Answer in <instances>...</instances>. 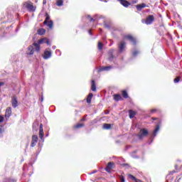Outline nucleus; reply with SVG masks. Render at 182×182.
<instances>
[{"label": "nucleus", "instance_id": "f257e3e1", "mask_svg": "<svg viewBox=\"0 0 182 182\" xmlns=\"http://www.w3.org/2000/svg\"><path fill=\"white\" fill-rule=\"evenodd\" d=\"M42 58L45 60H48V59H50L52 58V51L50 50V48H46L44 50V53L42 55Z\"/></svg>", "mask_w": 182, "mask_h": 182}, {"label": "nucleus", "instance_id": "f03ea898", "mask_svg": "<svg viewBox=\"0 0 182 182\" xmlns=\"http://www.w3.org/2000/svg\"><path fill=\"white\" fill-rule=\"evenodd\" d=\"M44 132H43V124H41L39 127V137L40 140L38 142V146H41V143H43L45 139H43Z\"/></svg>", "mask_w": 182, "mask_h": 182}, {"label": "nucleus", "instance_id": "7ed1b4c3", "mask_svg": "<svg viewBox=\"0 0 182 182\" xmlns=\"http://www.w3.org/2000/svg\"><path fill=\"white\" fill-rule=\"evenodd\" d=\"M142 23H146V25H151L154 22V16L149 15L146 17V19L141 21Z\"/></svg>", "mask_w": 182, "mask_h": 182}, {"label": "nucleus", "instance_id": "20e7f679", "mask_svg": "<svg viewBox=\"0 0 182 182\" xmlns=\"http://www.w3.org/2000/svg\"><path fill=\"white\" fill-rule=\"evenodd\" d=\"M147 134H149V131L146 129H141L136 136L139 140H142Z\"/></svg>", "mask_w": 182, "mask_h": 182}, {"label": "nucleus", "instance_id": "39448f33", "mask_svg": "<svg viewBox=\"0 0 182 182\" xmlns=\"http://www.w3.org/2000/svg\"><path fill=\"white\" fill-rule=\"evenodd\" d=\"M114 53V49H111V50H109V52H108V55H109L108 60H109V62H113V63L116 64V59L117 58V57H116L113 55Z\"/></svg>", "mask_w": 182, "mask_h": 182}, {"label": "nucleus", "instance_id": "423d86ee", "mask_svg": "<svg viewBox=\"0 0 182 182\" xmlns=\"http://www.w3.org/2000/svg\"><path fill=\"white\" fill-rule=\"evenodd\" d=\"M118 48H119V53H122V52H124L126 49V42L123 41H121L118 46Z\"/></svg>", "mask_w": 182, "mask_h": 182}, {"label": "nucleus", "instance_id": "0eeeda50", "mask_svg": "<svg viewBox=\"0 0 182 182\" xmlns=\"http://www.w3.org/2000/svg\"><path fill=\"white\" fill-rule=\"evenodd\" d=\"M11 105L14 109H16V107H18V98L16 97V95H14L11 97Z\"/></svg>", "mask_w": 182, "mask_h": 182}, {"label": "nucleus", "instance_id": "6e6552de", "mask_svg": "<svg viewBox=\"0 0 182 182\" xmlns=\"http://www.w3.org/2000/svg\"><path fill=\"white\" fill-rule=\"evenodd\" d=\"M24 5L30 12H35L36 9L33 6V4H32V3H26L24 4Z\"/></svg>", "mask_w": 182, "mask_h": 182}, {"label": "nucleus", "instance_id": "1a4fd4ad", "mask_svg": "<svg viewBox=\"0 0 182 182\" xmlns=\"http://www.w3.org/2000/svg\"><path fill=\"white\" fill-rule=\"evenodd\" d=\"M38 140H39V138L37 135H33L32 136V140L31 144V147H35L38 143Z\"/></svg>", "mask_w": 182, "mask_h": 182}, {"label": "nucleus", "instance_id": "9d476101", "mask_svg": "<svg viewBox=\"0 0 182 182\" xmlns=\"http://www.w3.org/2000/svg\"><path fill=\"white\" fill-rule=\"evenodd\" d=\"M125 39H127L129 41V42H132L133 45H136L137 43V41H136V38H134L132 35H127L124 36Z\"/></svg>", "mask_w": 182, "mask_h": 182}, {"label": "nucleus", "instance_id": "9b49d317", "mask_svg": "<svg viewBox=\"0 0 182 182\" xmlns=\"http://www.w3.org/2000/svg\"><path fill=\"white\" fill-rule=\"evenodd\" d=\"M111 69H113V66H102L99 70L98 72H109Z\"/></svg>", "mask_w": 182, "mask_h": 182}, {"label": "nucleus", "instance_id": "f8f14e48", "mask_svg": "<svg viewBox=\"0 0 182 182\" xmlns=\"http://www.w3.org/2000/svg\"><path fill=\"white\" fill-rule=\"evenodd\" d=\"M34 53H35V48H33L32 46H29L27 48L26 54L31 55H33Z\"/></svg>", "mask_w": 182, "mask_h": 182}, {"label": "nucleus", "instance_id": "ddd939ff", "mask_svg": "<svg viewBox=\"0 0 182 182\" xmlns=\"http://www.w3.org/2000/svg\"><path fill=\"white\" fill-rule=\"evenodd\" d=\"M117 1L118 2H119V4H121V5H122V6H124V8H127L130 5V4L127 0H117Z\"/></svg>", "mask_w": 182, "mask_h": 182}, {"label": "nucleus", "instance_id": "4468645a", "mask_svg": "<svg viewBox=\"0 0 182 182\" xmlns=\"http://www.w3.org/2000/svg\"><path fill=\"white\" fill-rule=\"evenodd\" d=\"M147 6H147L146 4L142 3V4H141L136 5V8L137 11H141V9H143V8H146V7H147Z\"/></svg>", "mask_w": 182, "mask_h": 182}, {"label": "nucleus", "instance_id": "2eb2a0df", "mask_svg": "<svg viewBox=\"0 0 182 182\" xmlns=\"http://www.w3.org/2000/svg\"><path fill=\"white\" fill-rule=\"evenodd\" d=\"M41 44H39V42L38 43H33V46L36 48V52H40L41 51Z\"/></svg>", "mask_w": 182, "mask_h": 182}, {"label": "nucleus", "instance_id": "dca6fc26", "mask_svg": "<svg viewBox=\"0 0 182 182\" xmlns=\"http://www.w3.org/2000/svg\"><path fill=\"white\" fill-rule=\"evenodd\" d=\"M91 90H92V92H96V82L95 80H92L91 82Z\"/></svg>", "mask_w": 182, "mask_h": 182}, {"label": "nucleus", "instance_id": "f3484780", "mask_svg": "<svg viewBox=\"0 0 182 182\" xmlns=\"http://www.w3.org/2000/svg\"><path fill=\"white\" fill-rule=\"evenodd\" d=\"M39 129V122H35L33 124V130H35L36 132Z\"/></svg>", "mask_w": 182, "mask_h": 182}, {"label": "nucleus", "instance_id": "a211bd4d", "mask_svg": "<svg viewBox=\"0 0 182 182\" xmlns=\"http://www.w3.org/2000/svg\"><path fill=\"white\" fill-rule=\"evenodd\" d=\"M11 113H12L11 107L7 108L6 110V117H11Z\"/></svg>", "mask_w": 182, "mask_h": 182}, {"label": "nucleus", "instance_id": "6ab92c4d", "mask_svg": "<svg viewBox=\"0 0 182 182\" xmlns=\"http://www.w3.org/2000/svg\"><path fill=\"white\" fill-rule=\"evenodd\" d=\"M46 31L44 29V28H39L38 31H37V33L38 35H45Z\"/></svg>", "mask_w": 182, "mask_h": 182}, {"label": "nucleus", "instance_id": "aec40b11", "mask_svg": "<svg viewBox=\"0 0 182 182\" xmlns=\"http://www.w3.org/2000/svg\"><path fill=\"white\" fill-rule=\"evenodd\" d=\"M93 97V94L90 93L87 97V103H92V98Z\"/></svg>", "mask_w": 182, "mask_h": 182}, {"label": "nucleus", "instance_id": "412c9836", "mask_svg": "<svg viewBox=\"0 0 182 182\" xmlns=\"http://www.w3.org/2000/svg\"><path fill=\"white\" fill-rule=\"evenodd\" d=\"M122 95H114V100L116 101V102H119L120 100H122Z\"/></svg>", "mask_w": 182, "mask_h": 182}, {"label": "nucleus", "instance_id": "4be33fe9", "mask_svg": "<svg viewBox=\"0 0 182 182\" xmlns=\"http://www.w3.org/2000/svg\"><path fill=\"white\" fill-rule=\"evenodd\" d=\"M129 119H133L136 116V112L132 109L129 111Z\"/></svg>", "mask_w": 182, "mask_h": 182}, {"label": "nucleus", "instance_id": "5701e85b", "mask_svg": "<svg viewBox=\"0 0 182 182\" xmlns=\"http://www.w3.org/2000/svg\"><path fill=\"white\" fill-rule=\"evenodd\" d=\"M48 41V38H41L40 40H38V44L39 45H42V43H46V41Z\"/></svg>", "mask_w": 182, "mask_h": 182}, {"label": "nucleus", "instance_id": "b1692460", "mask_svg": "<svg viewBox=\"0 0 182 182\" xmlns=\"http://www.w3.org/2000/svg\"><path fill=\"white\" fill-rule=\"evenodd\" d=\"M111 128H112V124H104L103 125V129H105V130H109Z\"/></svg>", "mask_w": 182, "mask_h": 182}, {"label": "nucleus", "instance_id": "393cba45", "mask_svg": "<svg viewBox=\"0 0 182 182\" xmlns=\"http://www.w3.org/2000/svg\"><path fill=\"white\" fill-rule=\"evenodd\" d=\"M159 129H160V127L159 125H156V127L154 129V133H153L154 137H156V134H157V132H159Z\"/></svg>", "mask_w": 182, "mask_h": 182}, {"label": "nucleus", "instance_id": "a878e982", "mask_svg": "<svg viewBox=\"0 0 182 182\" xmlns=\"http://www.w3.org/2000/svg\"><path fill=\"white\" fill-rule=\"evenodd\" d=\"M129 178H131V180H133L135 182H137V181H140L141 180H139L137 178H136V177H134V176L132 175V174H129Z\"/></svg>", "mask_w": 182, "mask_h": 182}, {"label": "nucleus", "instance_id": "bb28decb", "mask_svg": "<svg viewBox=\"0 0 182 182\" xmlns=\"http://www.w3.org/2000/svg\"><path fill=\"white\" fill-rule=\"evenodd\" d=\"M56 5H57V6H63V0H57Z\"/></svg>", "mask_w": 182, "mask_h": 182}, {"label": "nucleus", "instance_id": "cd10ccee", "mask_svg": "<svg viewBox=\"0 0 182 182\" xmlns=\"http://www.w3.org/2000/svg\"><path fill=\"white\" fill-rule=\"evenodd\" d=\"M97 16V15H95L94 16V18H92V16L90 15L87 16V18L90 19V22H93L94 21H96V17Z\"/></svg>", "mask_w": 182, "mask_h": 182}, {"label": "nucleus", "instance_id": "c85d7f7f", "mask_svg": "<svg viewBox=\"0 0 182 182\" xmlns=\"http://www.w3.org/2000/svg\"><path fill=\"white\" fill-rule=\"evenodd\" d=\"M122 97L124 99H127V97H129V94H127V91H126V90L122 91Z\"/></svg>", "mask_w": 182, "mask_h": 182}, {"label": "nucleus", "instance_id": "c756f323", "mask_svg": "<svg viewBox=\"0 0 182 182\" xmlns=\"http://www.w3.org/2000/svg\"><path fill=\"white\" fill-rule=\"evenodd\" d=\"M46 20L44 21V25H46L48 23V21L50 19V16H49V14H46Z\"/></svg>", "mask_w": 182, "mask_h": 182}, {"label": "nucleus", "instance_id": "7c9ffc66", "mask_svg": "<svg viewBox=\"0 0 182 182\" xmlns=\"http://www.w3.org/2000/svg\"><path fill=\"white\" fill-rule=\"evenodd\" d=\"M46 25L48 26V28H50V29H52V28H53V21H50Z\"/></svg>", "mask_w": 182, "mask_h": 182}, {"label": "nucleus", "instance_id": "2f4dec72", "mask_svg": "<svg viewBox=\"0 0 182 182\" xmlns=\"http://www.w3.org/2000/svg\"><path fill=\"white\" fill-rule=\"evenodd\" d=\"M106 168L112 170L113 168V164L112 162L108 163Z\"/></svg>", "mask_w": 182, "mask_h": 182}, {"label": "nucleus", "instance_id": "473e14b6", "mask_svg": "<svg viewBox=\"0 0 182 182\" xmlns=\"http://www.w3.org/2000/svg\"><path fill=\"white\" fill-rule=\"evenodd\" d=\"M119 181L121 182H125L126 181V179L124 178V176H123V175H119Z\"/></svg>", "mask_w": 182, "mask_h": 182}, {"label": "nucleus", "instance_id": "72a5a7b5", "mask_svg": "<svg viewBox=\"0 0 182 182\" xmlns=\"http://www.w3.org/2000/svg\"><path fill=\"white\" fill-rule=\"evenodd\" d=\"M85 124H77V125L75 126V129H80V127H83Z\"/></svg>", "mask_w": 182, "mask_h": 182}, {"label": "nucleus", "instance_id": "f704fd0d", "mask_svg": "<svg viewBox=\"0 0 182 182\" xmlns=\"http://www.w3.org/2000/svg\"><path fill=\"white\" fill-rule=\"evenodd\" d=\"M98 49L102 50L103 49V44L101 42L98 43Z\"/></svg>", "mask_w": 182, "mask_h": 182}, {"label": "nucleus", "instance_id": "c9c22d12", "mask_svg": "<svg viewBox=\"0 0 182 182\" xmlns=\"http://www.w3.org/2000/svg\"><path fill=\"white\" fill-rule=\"evenodd\" d=\"M139 50H135V51H132V56H137V55H139Z\"/></svg>", "mask_w": 182, "mask_h": 182}, {"label": "nucleus", "instance_id": "e433bc0d", "mask_svg": "<svg viewBox=\"0 0 182 182\" xmlns=\"http://www.w3.org/2000/svg\"><path fill=\"white\" fill-rule=\"evenodd\" d=\"M180 79H181L180 77H177L176 78H175L173 80L174 83H178V82H180Z\"/></svg>", "mask_w": 182, "mask_h": 182}, {"label": "nucleus", "instance_id": "4c0bfd02", "mask_svg": "<svg viewBox=\"0 0 182 182\" xmlns=\"http://www.w3.org/2000/svg\"><path fill=\"white\" fill-rule=\"evenodd\" d=\"M174 173H177V171L176 170H173L169 172V174H171V176H173V174H174Z\"/></svg>", "mask_w": 182, "mask_h": 182}, {"label": "nucleus", "instance_id": "58836bf2", "mask_svg": "<svg viewBox=\"0 0 182 182\" xmlns=\"http://www.w3.org/2000/svg\"><path fill=\"white\" fill-rule=\"evenodd\" d=\"M2 133H4V129L0 128V137H2Z\"/></svg>", "mask_w": 182, "mask_h": 182}, {"label": "nucleus", "instance_id": "ea45409f", "mask_svg": "<svg viewBox=\"0 0 182 182\" xmlns=\"http://www.w3.org/2000/svg\"><path fill=\"white\" fill-rule=\"evenodd\" d=\"M4 117L0 116V123H2L4 122Z\"/></svg>", "mask_w": 182, "mask_h": 182}, {"label": "nucleus", "instance_id": "a19ab883", "mask_svg": "<svg viewBox=\"0 0 182 182\" xmlns=\"http://www.w3.org/2000/svg\"><path fill=\"white\" fill-rule=\"evenodd\" d=\"M46 43H47V45H49V46H50V43H49V40L47 39V41L46 42Z\"/></svg>", "mask_w": 182, "mask_h": 182}, {"label": "nucleus", "instance_id": "79ce46f5", "mask_svg": "<svg viewBox=\"0 0 182 182\" xmlns=\"http://www.w3.org/2000/svg\"><path fill=\"white\" fill-rule=\"evenodd\" d=\"M86 116H87V115H85V116L81 119L82 122H85V120H86Z\"/></svg>", "mask_w": 182, "mask_h": 182}, {"label": "nucleus", "instance_id": "37998d69", "mask_svg": "<svg viewBox=\"0 0 182 182\" xmlns=\"http://www.w3.org/2000/svg\"><path fill=\"white\" fill-rule=\"evenodd\" d=\"M105 170L107 171V173H110V169L105 168Z\"/></svg>", "mask_w": 182, "mask_h": 182}, {"label": "nucleus", "instance_id": "c03bdc74", "mask_svg": "<svg viewBox=\"0 0 182 182\" xmlns=\"http://www.w3.org/2000/svg\"><path fill=\"white\" fill-rule=\"evenodd\" d=\"M175 170H178V166L175 165Z\"/></svg>", "mask_w": 182, "mask_h": 182}, {"label": "nucleus", "instance_id": "a18cd8bd", "mask_svg": "<svg viewBox=\"0 0 182 182\" xmlns=\"http://www.w3.org/2000/svg\"><path fill=\"white\" fill-rule=\"evenodd\" d=\"M88 33H89V35H92V30H89Z\"/></svg>", "mask_w": 182, "mask_h": 182}, {"label": "nucleus", "instance_id": "49530a36", "mask_svg": "<svg viewBox=\"0 0 182 182\" xmlns=\"http://www.w3.org/2000/svg\"><path fill=\"white\" fill-rule=\"evenodd\" d=\"M155 112H156V109H154L151 110V113H154Z\"/></svg>", "mask_w": 182, "mask_h": 182}, {"label": "nucleus", "instance_id": "de8ad7c7", "mask_svg": "<svg viewBox=\"0 0 182 182\" xmlns=\"http://www.w3.org/2000/svg\"><path fill=\"white\" fill-rule=\"evenodd\" d=\"M9 28H13V26L11 25L10 27H7V28H6V29L8 31V29H9Z\"/></svg>", "mask_w": 182, "mask_h": 182}, {"label": "nucleus", "instance_id": "09e8293b", "mask_svg": "<svg viewBox=\"0 0 182 182\" xmlns=\"http://www.w3.org/2000/svg\"><path fill=\"white\" fill-rule=\"evenodd\" d=\"M52 49H53V50L56 49V46H53L52 47Z\"/></svg>", "mask_w": 182, "mask_h": 182}, {"label": "nucleus", "instance_id": "8fccbe9b", "mask_svg": "<svg viewBox=\"0 0 182 182\" xmlns=\"http://www.w3.org/2000/svg\"><path fill=\"white\" fill-rule=\"evenodd\" d=\"M60 53V50H56V53Z\"/></svg>", "mask_w": 182, "mask_h": 182}, {"label": "nucleus", "instance_id": "3c124183", "mask_svg": "<svg viewBox=\"0 0 182 182\" xmlns=\"http://www.w3.org/2000/svg\"><path fill=\"white\" fill-rule=\"evenodd\" d=\"M41 101L43 102V96L41 97Z\"/></svg>", "mask_w": 182, "mask_h": 182}, {"label": "nucleus", "instance_id": "603ef678", "mask_svg": "<svg viewBox=\"0 0 182 182\" xmlns=\"http://www.w3.org/2000/svg\"><path fill=\"white\" fill-rule=\"evenodd\" d=\"M134 159H139V156H132Z\"/></svg>", "mask_w": 182, "mask_h": 182}, {"label": "nucleus", "instance_id": "864d4df0", "mask_svg": "<svg viewBox=\"0 0 182 182\" xmlns=\"http://www.w3.org/2000/svg\"><path fill=\"white\" fill-rule=\"evenodd\" d=\"M97 171H94L92 174H95V173H97Z\"/></svg>", "mask_w": 182, "mask_h": 182}, {"label": "nucleus", "instance_id": "5fc2aeb1", "mask_svg": "<svg viewBox=\"0 0 182 182\" xmlns=\"http://www.w3.org/2000/svg\"><path fill=\"white\" fill-rule=\"evenodd\" d=\"M105 28H109V26H107V24H105Z\"/></svg>", "mask_w": 182, "mask_h": 182}, {"label": "nucleus", "instance_id": "6e6d98bb", "mask_svg": "<svg viewBox=\"0 0 182 182\" xmlns=\"http://www.w3.org/2000/svg\"><path fill=\"white\" fill-rule=\"evenodd\" d=\"M105 114H109V111L105 112Z\"/></svg>", "mask_w": 182, "mask_h": 182}, {"label": "nucleus", "instance_id": "4d7b16f0", "mask_svg": "<svg viewBox=\"0 0 182 182\" xmlns=\"http://www.w3.org/2000/svg\"><path fill=\"white\" fill-rule=\"evenodd\" d=\"M152 142H153V140H151V141L149 143V144H151Z\"/></svg>", "mask_w": 182, "mask_h": 182}, {"label": "nucleus", "instance_id": "13d9d810", "mask_svg": "<svg viewBox=\"0 0 182 182\" xmlns=\"http://www.w3.org/2000/svg\"><path fill=\"white\" fill-rule=\"evenodd\" d=\"M43 4H46V1L44 0V1H43Z\"/></svg>", "mask_w": 182, "mask_h": 182}, {"label": "nucleus", "instance_id": "bf43d9fd", "mask_svg": "<svg viewBox=\"0 0 182 182\" xmlns=\"http://www.w3.org/2000/svg\"><path fill=\"white\" fill-rule=\"evenodd\" d=\"M48 136H49V134H47L46 135V137H48Z\"/></svg>", "mask_w": 182, "mask_h": 182}, {"label": "nucleus", "instance_id": "052dcab7", "mask_svg": "<svg viewBox=\"0 0 182 182\" xmlns=\"http://www.w3.org/2000/svg\"><path fill=\"white\" fill-rule=\"evenodd\" d=\"M124 166H129V164H124Z\"/></svg>", "mask_w": 182, "mask_h": 182}, {"label": "nucleus", "instance_id": "680f3d73", "mask_svg": "<svg viewBox=\"0 0 182 182\" xmlns=\"http://www.w3.org/2000/svg\"><path fill=\"white\" fill-rule=\"evenodd\" d=\"M100 32H102V28H100Z\"/></svg>", "mask_w": 182, "mask_h": 182}, {"label": "nucleus", "instance_id": "e2e57ef3", "mask_svg": "<svg viewBox=\"0 0 182 182\" xmlns=\"http://www.w3.org/2000/svg\"><path fill=\"white\" fill-rule=\"evenodd\" d=\"M8 30H9V29H6V33L7 32Z\"/></svg>", "mask_w": 182, "mask_h": 182}, {"label": "nucleus", "instance_id": "0e129e2a", "mask_svg": "<svg viewBox=\"0 0 182 182\" xmlns=\"http://www.w3.org/2000/svg\"><path fill=\"white\" fill-rule=\"evenodd\" d=\"M16 31L18 32V29H16Z\"/></svg>", "mask_w": 182, "mask_h": 182}, {"label": "nucleus", "instance_id": "69168bd1", "mask_svg": "<svg viewBox=\"0 0 182 182\" xmlns=\"http://www.w3.org/2000/svg\"><path fill=\"white\" fill-rule=\"evenodd\" d=\"M94 123H96V120L94 121Z\"/></svg>", "mask_w": 182, "mask_h": 182}, {"label": "nucleus", "instance_id": "338daca9", "mask_svg": "<svg viewBox=\"0 0 182 182\" xmlns=\"http://www.w3.org/2000/svg\"><path fill=\"white\" fill-rule=\"evenodd\" d=\"M161 28H163V26H161Z\"/></svg>", "mask_w": 182, "mask_h": 182}]
</instances>
